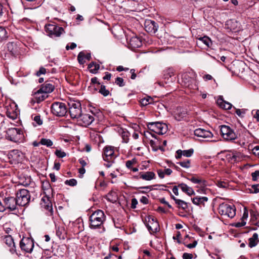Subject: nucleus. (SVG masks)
<instances>
[{
  "label": "nucleus",
  "instance_id": "a211bd4d",
  "mask_svg": "<svg viewBox=\"0 0 259 259\" xmlns=\"http://www.w3.org/2000/svg\"><path fill=\"white\" fill-rule=\"evenodd\" d=\"M225 27L230 31L236 32L240 29V24L234 19H230L226 21Z\"/></svg>",
  "mask_w": 259,
  "mask_h": 259
},
{
  "label": "nucleus",
  "instance_id": "7c9ffc66",
  "mask_svg": "<svg viewBox=\"0 0 259 259\" xmlns=\"http://www.w3.org/2000/svg\"><path fill=\"white\" fill-rule=\"evenodd\" d=\"M187 114L186 110L183 108L178 109L176 113V118L178 120H181Z\"/></svg>",
  "mask_w": 259,
  "mask_h": 259
},
{
  "label": "nucleus",
  "instance_id": "423d86ee",
  "mask_svg": "<svg viewBox=\"0 0 259 259\" xmlns=\"http://www.w3.org/2000/svg\"><path fill=\"white\" fill-rule=\"evenodd\" d=\"M69 112L70 117L73 119H78L82 114L81 104L78 102L71 101L68 103Z\"/></svg>",
  "mask_w": 259,
  "mask_h": 259
},
{
  "label": "nucleus",
  "instance_id": "f03ea898",
  "mask_svg": "<svg viewBox=\"0 0 259 259\" xmlns=\"http://www.w3.org/2000/svg\"><path fill=\"white\" fill-rule=\"evenodd\" d=\"M6 138L13 142L21 143L23 141L24 136L21 129L11 128L6 131Z\"/></svg>",
  "mask_w": 259,
  "mask_h": 259
},
{
  "label": "nucleus",
  "instance_id": "6e6552de",
  "mask_svg": "<svg viewBox=\"0 0 259 259\" xmlns=\"http://www.w3.org/2000/svg\"><path fill=\"white\" fill-rule=\"evenodd\" d=\"M51 111L57 116H64L67 113V108L65 103L56 102L52 104Z\"/></svg>",
  "mask_w": 259,
  "mask_h": 259
},
{
  "label": "nucleus",
  "instance_id": "4d7b16f0",
  "mask_svg": "<svg viewBox=\"0 0 259 259\" xmlns=\"http://www.w3.org/2000/svg\"><path fill=\"white\" fill-rule=\"evenodd\" d=\"M140 202L144 204H147L149 203V199L148 197L143 196L140 199Z\"/></svg>",
  "mask_w": 259,
  "mask_h": 259
},
{
  "label": "nucleus",
  "instance_id": "a19ab883",
  "mask_svg": "<svg viewBox=\"0 0 259 259\" xmlns=\"http://www.w3.org/2000/svg\"><path fill=\"white\" fill-rule=\"evenodd\" d=\"M85 54L82 52H80L77 56V60L79 64H83L85 63Z\"/></svg>",
  "mask_w": 259,
  "mask_h": 259
},
{
  "label": "nucleus",
  "instance_id": "f257e3e1",
  "mask_svg": "<svg viewBox=\"0 0 259 259\" xmlns=\"http://www.w3.org/2000/svg\"><path fill=\"white\" fill-rule=\"evenodd\" d=\"M105 215L104 212L101 210H97L94 212L90 217V227L91 229H97L102 228L101 232L105 231L103 227V223L105 221Z\"/></svg>",
  "mask_w": 259,
  "mask_h": 259
},
{
  "label": "nucleus",
  "instance_id": "ddd939ff",
  "mask_svg": "<svg viewBox=\"0 0 259 259\" xmlns=\"http://www.w3.org/2000/svg\"><path fill=\"white\" fill-rule=\"evenodd\" d=\"M103 159L105 161L114 160L116 157L114 153V148L111 146H106L104 148Z\"/></svg>",
  "mask_w": 259,
  "mask_h": 259
},
{
  "label": "nucleus",
  "instance_id": "393cba45",
  "mask_svg": "<svg viewBox=\"0 0 259 259\" xmlns=\"http://www.w3.org/2000/svg\"><path fill=\"white\" fill-rule=\"evenodd\" d=\"M140 178L146 181H150L155 179V175L152 171H147L145 172H141L139 175Z\"/></svg>",
  "mask_w": 259,
  "mask_h": 259
},
{
  "label": "nucleus",
  "instance_id": "6ab92c4d",
  "mask_svg": "<svg viewBox=\"0 0 259 259\" xmlns=\"http://www.w3.org/2000/svg\"><path fill=\"white\" fill-rule=\"evenodd\" d=\"M4 204L6 209H8L11 211L14 210L18 205L16 199L12 197H8L5 199Z\"/></svg>",
  "mask_w": 259,
  "mask_h": 259
},
{
  "label": "nucleus",
  "instance_id": "39448f33",
  "mask_svg": "<svg viewBox=\"0 0 259 259\" xmlns=\"http://www.w3.org/2000/svg\"><path fill=\"white\" fill-rule=\"evenodd\" d=\"M220 127L221 135L224 140L232 141L237 138V134L230 126L222 125Z\"/></svg>",
  "mask_w": 259,
  "mask_h": 259
},
{
  "label": "nucleus",
  "instance_id": "b1692460",
  "mask_svg": "<svg viewBox=\"0 0 259 259\" xmlns=\"http://www.w3.org/2000/svg\"><path fill=\"white\" fill-rule=\"evenodd\" d=\"M193 152L194 150L192 149L187 150H178L177 151V155L176 156V157L177 158H180L182 155L189 157L192 155Z\"/></svg>",
  "mask_w": 259,
  "mask_h": 259
},
{
  "label": "nucleus",
  "instance_id": "c03bdc74",
  "mask_svg": "<svg viewBox=\"0 0 259 259\" xmlns=\"http://www.w3.org/2000/svg\"><path fill=\"white\" fill-rule=\"evenodd\" d=\"M115 83L119 87H123L124 85V80L123 78L118 77L116 78Z\"/></svg>",
  "mask_w": 259,
  "mask_h": 259
},
{
  "label": "nucleus",
  "instance_id": "3c124183",
  "mask_svg": "<svg viewBox=\"0 0 259 259\" xmlns=\"http://www.w3.org/2000/svg\"><path fill=\"white\" fill-rule=\"evenodd\" d=\"M179 164L182 167L185 168H189L190 166V161L187 160V161L180 162Z\"/></svg>",
  "mask_w": 259,
  "mask_h": 259
},
{
  "label": "nucleus",
  "instance_id": "20e7f679",
  "mask_svg": "<svg viewBox=\"0 0 259 259\" xmlns=\"http://www.w3.org/2000/svg\"><path fill=\"white\" fill-rule=\"evenodd\" d=\"M30 195L29 191L25 189L19 190L16 194V201L18 205L24 206L26 205L29 202Z\"/></svg>",
  "mask_w": 259,
  "mask_h": 259
},
{
  "label": "nucleus",
  "instance_id": "774afa93",
  "mask_svg": "<svg viewBox=\"0 0 259 259\" xmlns=\"http://www.w3.org/2000/svg\"><path fill=\"white\" fill-rule=\"evenodd\" d=\"M174 75V74L173 71L171 69H169L168 70V72L167 74H164V76H165V78H168L169 77H171V76H172Z\"/></svg>",
  "mask_w": 259,
  "mask_h": 259
},
{
  "label": "nucleus",
  "instance_id": "680f3d73",
  "mask_svg": "<svg viewBox=\"0 0 259 259\" xmlns=\"http://www.w3.org/2000/svg\"><path fill=\"white\" fill-rule=\"evenodd\" d=\"M34 120L38 124L41 125L42 123V121L40 119V116H35L34 118Z\"/></svg>",
  "mask_w": 259,
  "mask_h": 259
},
{
  "label": "nucleus",
  "instance_id": "79ce46f5",
  "mask_svg": "<svg viewBox=\"0 0 259 259\" xmlns=\"http://www.w3.org/2000/svg\"><path fill=\"white\" fill-rule=\"evenodd\" d=\"M99 92L105 97L109 94V91L106 89L105 86L104 85H101Z\"/></svg>",
  "mask_w": 259,
  "mask_h": 259
},
{
  "label": "nucleus",
  "instance_id": "49530a36",
  "mask_svg": "<svg viewBox=\"0 0 259 259\" xmlns=\"http://www.w3.org/2000/svg\"><path fill=\"white\" fill-rule=\"evenodd\" d=\"M137 160L135 158H134L131 160H128L126 162V166L128 168H132V166L136 163Z\"/></svg>",
  "mask_w": 259,
  "mask_h": 259
},
{
  "label": "nucleus",
  "instance_id": "bb28decb",
  "mask_svg": "<svg viewBox=\"0 0 259 259\" xmlns=\"http://www.w3.org/2000/svg\"><path fill=\"white\" fill-rule=\"evenodd\" d=\"M5 242L8 246L10 247V251L12 253L15 252V243L13 239L11 236H7L5 238Z\"/></svg>",
  "mask_w": 259,
  "mask_h": 259
},
{
  "label": "nucleus",
  "instance_id": "f3484780",
  "mask_svg": "<svg viewBox=\"0 0 259 259\" xmlns=\"http://www.w3.org/2000/svg\"><path fill=\"white\" fill-rule=\"evenodd\" d=\"M145 30L151 33H155L158 29V26L155 21L151 20H147L145 22Z\"/></svg>",
  "mask_w": 259,
  "mask_h": 259
},
{
  "label": "nucleus",
  "instance_id": "473e14b6",
  "mask_svg": "<svg viewBox=\"0 0 259 259\" xmlns=\"http://www.w3.org/2000/svg\"><path fill=\"white\" fill-rule=\"evenodd\" d=\"M35 98L37 102H40L46 99L48 97V95L42 92L38 94V90L35 93Z\"/></svg>",
  "mask_w": 259,
  "mask_h": 259
},
{
  "label": "nucleus",
  "instance_id": "f8f14e48",
  "mask_svg": "<svg viewBox=\"0 0 259 259\" xmlns=\"http://www.w3.org/2000/svg\"><path fill=\"white\" fill-rule=\"evenodd\" d=\"M94 120V117L92 113H82L78 119L80 124L84 126L90 125Z\"/></svg>",
  "mask_w": 259,
  "mask_h": 259
},
{
  "label": "nucleus",
  "instance_id": "72a5a7b5",
  "mask_svg": "<svg viewBox=\"0 0 259 259\" xmlns=\"http://www.w3.org/2000/svg\"><path fill=\"white\" fill-rule=\"evenodd\" d=\"M100 65L97 63L92 62L88 65V68L90 69V72L96 74L99 70Z\"/></svg>",
  "mask_w": 259,
  "mask_h": 259
},
{
  "label": "nucleus",
  "instance_id": "c756f323",
  "mask_svg": "<svg viewBox=\"0 0 259 259\" xmlns=\"http://www.w3.org/2000/svg\"><path fill=\"white\" fill-rule=\"evenodd\" d=\"M258 241V235L256 233H254L249 239L248 246L251 248L254 247L257 245Z\"/></svg>",
  "mask_w": 259,
  "mask_h": 259
},
{
  "label": "nucleus",
  "instance_id": "f704fd0d",
  "mask_svg": "<svg viewBox=\"0 0 259 259\" xmlns=\"http://www.w3.org/2000/svg\"><path fill=\"white\" fill-rule=\"evenodd\" d=\"M189 180L193 183L199 184L201 186H205L206 185V181L205 180L197 177H192V178H189Z\"/></svg>",
  "mask_w": 259,
  "mask_h": 259
},
{
  "label": "nucleus",
  "instance_id": "4be33fe9",
  "mask_svg": "<svg viewBox=\"0 0 259 259\" xmlns=\"http://www.w3.org/2000/svg\"><path fill=\"white\" fill-rule=\"evenodd\" d=\"M217 103L220 108L225 110H229L232 107V105L231 103L225 101L222 97H220L218 98Z\"/></svg>",
  "mask_w": 259,
  "mask_h": 259
},
{
  "label": "nucleus",
  "instance_id": "9b49d317",
  "mask_svg": "<svg viewBox=\"0 0 259 259\" xmlns=\"http://www.w3.org/2000/svg\"><path fill=\"white\" fill-rule=\"evenodd\" d=\"M146 221L147 222L146 226L150 233H155L158 231V223L153 217L148 216Z\"/></svg>",
  "mask_w": 259,
  "mask_h": 259
},
{
  "label": "nucleus",
  "instance_id": "0eeeda50",
  "mask_svg": "<svg viewBox=\"0 0 259 259\" xmlns=\"http://www.w3.org/2000/svg\"><path fill=\"white\" fill-rule=\"evenodd\" d=\"M147 126L150 130L159 135H163L167 131V125L160 122H149Z\"/></svg>",
  "mask_w": 259,
  "mask_h": 259
},
{
  "label": "nucleus",
  "instance_id": "5fc2aeb1",
  "mask_svg": "<svg viewBox=\"0 0 259 259\" xmlns=\"http://www.w3.org/2000/svg\"><path fill=\"white\" fill-rule=\"evenodd\" d=\"M259 185H253L251 186V191L253 193H257L259 192Z\"/></svg>",
  "mask_w": 259,
  "mask_h": 259
},
{
  "label": "nucleus",
  "instance_id": "338daca9",
  "mask_svg": "<svg viewBox=\"0 0 259 259\" xmlns=\"http://www.w3.org/2000/svg\"><path fill=\"white\" fill-rule=\"evenodd\" d=\"M253 153L259 157V146H256L253 149Z\"/></svg>",
  "mask_w": 259,
  "mask_h": 259
},
{
  "label": "nucleus",
  "instance_id": "6e6d98bb",
  "mask_svg": "<svg viewBox=\"0 0 259 259\" xmlns=\"http://www.w3.org/2000/svg\"><path fill=\"white\" fill-rule=\"evenodd\" d=\"M217 186L220 188H226L228 186V184L223 181H218L217 184Z\"/></svg>",
  "mask_w": 259,
  "mask_h": 259
},
{
  "label": "nucleus",
  "instance_id": "7ed1b4c3",
  "mask_svg": "<svg viewBox=\"0 0 259 259\" xmlns=\"http://www.w3.org/2000/svg\"><path fill=\"white\" fill-rule=\"evenodd\" d=\"M219 213L229 218H233L236 214V208L234 205L223 203L221 204L218 208Z\"/></svg>",
  "mask_w": 259,
  "mask_h": 259
},
{
  "label": "nucleus",
  "instance_id": "de8ad7c7",
  "mask_svg": "<svg viewBox=\"0 0 259 259\" xmlns=\"http://www.w3.org/2000/svg\"><path fill=\"white\" fill-rule=\"evenodd\" d=\"M46 72H47V69L43 67H40L39 70L36 72L35 75L37 76H39L42 74H45L46 73Z\"/></svg>",
  "mask_w": 259,
  "mask_h": 259
},
{
  "label": "nucleus",
  "instance_id": "4c0bfd02",
  "mask_svg": "<svg viewBox=\"0 0 259 259\" xmlns=\"http://www.w3.org/2000/svg\"><path fill=\"white\" fill-rule=\"evenodd\" d=\"M7 115L8 117L12 119H15L17 117V112L16 111L12 110L10 109H8L7 111Z\"/></svg>",
  "mask_w": 259,
  "mask_h": 259
},
{
  "label": "nucleus",
  "instance_id": "412c9836",
  "mask_svg": "<svg viewBox=\"0 0 259 259\" xmlns=\"http://www.w3.org/2000/svg\"><path fill=\"white\" fill-rule=\"evenodd\" d=\"M171 198L175 201L177 207L179 209H182V210L186 211L188 208V203L182 200L177 199L172 195H171Z\"/></svg>",
  "mask_w": 259,
  "mask_h": 259
},
{
  "label": "nucleus",
  "instance_id": "a18cd8bd",
  "mask_svg": "<svg viewBox=\"0 0 259 259\" xmlns=\"http://www.w3.org/2000/svg\"><path fill=\"white\" fill-rule=\"evenodd\" d=\"M122 138L123 139V141L124 143H127L128 141V137H129V133L127 132L123 131L122 133Z\"/></svg>",
  "mask_w": 259,
  "mask_h": 259
},
{
  "label": "nucleus",
  "instance_id": "603ef678",
  "mask_svg": "<svg viewBox=\"0 0 259 259\" xmlns=\"http://www.w3.org/2000/svg\"><path fill=\"white\" fill-rule=\"evenodd\" d=\"M16 47L15 44L13 42H9L8 44V50L12 53V54H14L16 51L14 50V47Z\"/></svg>",
  "mask_w": 259,
  "mask_h": 259
},
{
  "label": "nucleus",
  "instance_id": "8fccbe9b",
  "mask_svg": "<svg viewBox=\"0 0 259 259\" xmlns=\"http://www.w3.org/2000/svg\"><path fill=\"white\" fill-rule=\"evenodd\" d=\"M235 113L238 116L242 117L245 113V110L236 109Z\"/></svg>",
  "mask_w": 259,
  "mask_h": 259
},
{
  "label": "nucleus",
  "instance_id": "c9c22d12",
  "mask_svg": "<svg viewBox=\"0 0 259 259\" xmlns=\"http://www.w3.org/2000/svg\"><path fill=\"white\" fill-rule=\"evenodd\" d=\"M40 143L42 145L47 146V147H51L53 144V142L50 139L42 138L40 139Z\"/></svg>",
  "mask_w": 259,
  "mask_h": 259
},
{
  "label": "nucleus",
  "instance_id": "69168bd1",
  "mask_svg": "<svg viewBox=\"0 0 259 259\" xmlns=\"http://www.w3.org/2000/svg\"><path fill=\"white\" fill-rule=\"evenodd\" d=\"M76 47V44L74 42H72L70 44V46L69 45H67L66 47V49L67 50H68L69 49L73 50L74 48Z\"/></svg>",
  "mask_w": 259,
  "mask_h": 259
},
{
  "label": "nucleus",
  "instance_id": "cd10ccee",
  "mask_svg": "<svg viewBox=\"0 0 259 259\" xmlns=\"http://www.w3.org/2000/svg\"><path fill=\"white\" fill-rule=\"evenodd\" d=\"M207 200L208 198L206 197H196L192 200V202L197 205H204Z\"/></svg>",
  "mask_w": 259,
  "mask_h": 259
},
{
  "label": "nucleus",
  "instance_id": "4468645a",
  "mask_svg": "<svg viewBox=\"0 0 259 259\" xmlns=\"http://www.w3.org/2000/svg\"><path fill=\"white\" fill-rule=\"evenodd\" d=\"M194 133V135L197 137L206 139L205 141H208V139L212 138L213 136V134L210 131L201 128L196 129Z\"/></svg>",
  "mask_w": 259,
  "mask_h": 259
},
{
  "label": "nucleus",
  "instance_id": "dca6fc26",
  "mask_svg": "<svg viewBox=\"0 0 259 259\" xmlns=\"http://www.w3.org/2000/svg\"><path fill=\"white\" fill-rule=\"evenodd\" d=\"M55 89V85L50 81H46L41 85L40 89L38 90V94L40 92L48 94L52 93Z\"/></svg>",
  "mask_w": 259,
  "mask_h": 259
},
{
  "label": "nucleus",
  "instance_id": "58836bf2",
  "mask_svg": "<svg viewBox=\"0 0 259 259\" xmlns=\"http://www.w3.org/2000/svg\"><path fill=\"white\" fill-rule=\"evenodd\" d=\"M7 33L6 30L3 27L0 30V41L6 40L7 38Z\"/></svg>",
  "mask_w": 259,
  "mask_h": 259
},
{
  "label": "nucleus",
  "instance_id": "5701e85b",
  "mask_svg": "<svg viewBox=\"0 0 259 259\" xmlns=\"http://www.w3.org/2000/svg\"><path fill=\"white\" fill-rule=\"evenodd\" d=\"M196 43L197 46H201L202 44H203L205 47H210L212 42L208 37L204 36L203 37H200L198 38Z\"/></svg>",
  "mask_w": 259,
  "mask_h": 259
},
{
  "label": "nucleus",
  "instance_id": "2eb2a0df",
  "mask_svg": "<svg viewBox=\"0 0 259 259\" xmlns=\"http://www.w3.org/2000/svg\"><path fill=\"white\" fill-rule=\"evenodd\" d=\"M40 205L41 207L48 210L50 213V214H52V204L50 200V198L49 196L45 195L42 197L41 199Z\"/></svg>",
  "mask_w": 259,
  "mask_h": 259
},
{
  "label": "nucleus",
  "instance_id": "0e129e2a",
  "mask_svg": "<svg viewBox=\"0 0 259 259\" xmlns=\"http://www.w3.org/2000/svg\"><path fill=\"white\" fill-rule=\"evenodd\" d=\"M193 255L191 253H184L183 255V259H192Z\"/></svg>",
  "mask_w": 259,
  "mask_h": 259
},
{
  "label": "nucleus",
  "instance_id": "052dcab7",
  "mask_svg": "<svg viewBox=\"0 0 259 259\" xmlns=\"http://www.w3.org/2000/svg\"><path fill=\"white\" fill-rule=\"evenodd\" d=\"M138 204V200L136 198H134L132 199L131 207L132 208H136Z\"/></svg>",
  "mask_w": 259,
  "mask_h": 259
},
{
  "label": "nucleus",
  "instance_id": "bf43d9fd",
  "mask_svg": "<svg viewBox=\"0 0 259 259\" xmlns=\"http://www.w3.org/2000/svg\"><path fill=\"white\" fill-rule=\"evenodd\" d=\"M252 179L253 181H256L259 177V170H256L251 174Z\"/></svg>",
  "mask_w": 259,
  "mask_h": 259
},
{
  "label": "nucleus",
  "instance_id": "864d4df0",
  "mask_svg": "<svg viewBox=\"0 0 259 259\" xmlns=\"http://www.w3.org/2000/svg\"><path fill=\"white\" fill-rule=\"evenodd\" d=\"M245 225H246V222L244 221V220H241V221L240 222H237V223H234L233 225V226L235 227H237V228H240V227L245 226Z\"/></svg>",
  "mask_w": 259,
  "mask_h": 259
},
{
  "label": "nucleus",
  "instance_id": "9d476101",
  "mask_svg": "<svg viewBox=\"0 0 259 259\" xmlns=\"http://www.w3.org/2000/svg\"><path fill=\"white\" fill-rule=\"evenodd\" d=\"M20 246L22 250L31 253L34 247L33 240L29 237H23L20 241Z\"/></svg>",
  "mask_w": 259,
  "mask_h": 259
},
{
  "label": "nucleus",
  "instance_id": "1a4fd4ad",
  "mask_svg": "<svg viewBox=\"0 0 259 259\" xmlns=\"http://www.w3.org/2000/svg\"><path fill=\"white\" fill-rule=\"evenodd\" d=\"M46 31L50 36L59 37L64 32L62 27H58L54 24H47L45 26Z\"/></svg>",
  "mask_w": 259,
  "mask_h": 259
},
{
  "label": "nucleus",
  "instance_id": "a878e982",
  "mask_svg": "<svg viewBox=\"0 0 259 259\" xmlns=\"http://www.w3.org/2000/svg\"><path fill=\"white\" fill-rule=\"evenodd\" d=\"M178 187L181 189L183 192L186 193L188 195L191 196L194 194V191L193 189L184 183L180 184Z\"/></svg>",
  "mask_w": 259,
  "mask_h": 259
},
{
  "label": "nucleus",
  "instance_id": "09e8293b",
  "mask_svg": "<svg viewBox=\"0 0 259 259\" xmlns=\"http://www.w3.org/2000/svg\"><path fill=\"white\" fill-rule=\"evenodd\" d=\"M55 154L58 157H59V158L64 157L66 155V154L65 152L62 151L60 150H57L55 151Z\"/></svg>",
  "mask_w": 259,
  "mask_h": 259
},
{
  "label": "nucleus",
  "instance_id": "c85d7f7f",
  "mask_svg": "<svg viewBox=\"0 0 259 259\" xmlns=\"http://www.w3.org/2000/svg\"><path fill=\"white\" fill-rule=\"evenodd\" d=\"M22 153L18 150H12L10 154V156L13 158L14 160L19 161L21 159Z\"/></svg>",
  "mask_w": 259,
  "mask_h": 259
},
{
  "label": "nucleus",
  "instance_id": "37998d69",
  "mask_svg": "<svg viewBox=\"0 0 259 259\" xmlns=\"http://www.w3.org/2000/svg\"><path fill=\"white\" fill-rule=\"evenodd\" d=\"M65 184L70 186H74L77 184V181L74 179L67 180L65 181Z\"/></svg>",
  "mask_w": 259,
  "mask_h": 259
},
{
  "label": "nucleus",
  "instance_id": "e433bc0d",
  "mask_svg": "<svg viewBox=\"0 0 259 259\" xmlns=\"http://www.w3.org/2000/svg\"><path fill=\"white\" fill-rule=\"evenodd\" d=\"M242 158L241 155V153L238 152L237 151H233L232 152V156L231 158L232 160H233L234 161H239Z\"/></svg>",
  "mask_w": 259,
  "mask_h": 259
},
{
  "label": "nucleus",
  "instance_id": "e2e57ef3",
  "mask_svg": "<svg viewBox=\"0 0 259 259\" xmlns=\"http://www.w3.org/2000/svg\"><path fill=\"white\" fill-rule=\"evenodd\" d=\"M197 244V241L195 240L192 243H190L186 245V246L189 248H193L196 247Z\"/></svg>",
  "mask_w": 259,
  "mask_h": 259
},
{
  "label": "nucleus",
  "instance_id": "13d9d810",
  "mask_svg": "<svg viewBox=\"0 0 259 259\" xmlns=\"http://www.w3.org/2000/svg\"><path fill=\"white\" fill-rule=\"evenodd\" d=\"M248 217V212L247 208L246 207H245L244 208V212H243V215L241 218V220L245 221V220L247 219Z\"/></svg>",
  "mask_w": 259,
  "mask_h": 259
},
{
  "label": "nucleus",
  "instance_id": "ea45409f",
  "mask_svg": "<svg viewBox=\"0 0 259 259\" xmlns=\"http://www.w3.org/2000/svg\"><path fill=\"white\" fill-rule=\"evenodd\" d=\"M152 99L148 97L147 98H144L143 99H142L140 101V103L142 106H146L148 104L151 103Z\"/></svg>",
  "mask_w": 259,
  "mask_h": 259
},
{
  "label": "nucleus",
  "instance_id": "2f4dec72",
  "mask_svg": "<svg viewBox=\"0 0 259 259\" xmlns=\"http://www.w3.org/2000/svg\"><path fill=\"white\" fill-rule=\"evenodd\" d=\"M172 173V170L170 168H165L164 169L157 170V174L158 176L162 179L164 177L165 175L169 176Z\"/></svg>",
  "mask_w": 259,
  "mask_h": 259
},
{
  "label": "nucleus",
  "instance_id": "aec40b11",
  "mask_svg": "<svg viewBox=\"0 0 259 259\" xmlns=\"http://www.w3.org/2000/svg\"><path fill=\"white\" fill-rule=\"evenodd\" d=\"M128 45L132 50L140 48L142 45V39L137 36H133L130 38Z\"/></svg>",
  "mask_w": 259,
  "mask_h": 259
}]
</instances>
